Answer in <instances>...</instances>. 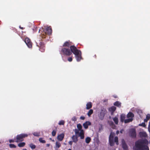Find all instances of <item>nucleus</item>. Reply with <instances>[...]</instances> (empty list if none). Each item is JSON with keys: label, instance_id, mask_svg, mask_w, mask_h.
Returning a JSON list of instances; mask_svg holds the SVG:
<instances>
[{"label": "nucleus", "instance_id": "1", "mask_svg": "<svg viewBox=\"0 0 150 150\" xmlns=\"http://www.w3.org/2000/svg\"><path fill=\"white\" fill-rule=\"evenodd\" d=\"M73 53L75 54L76 59L77 62L80 61L82 59L81 51L78 50L74 46H71L70 49L68 47H63L61 51V54L67 56L70 55Z\"/></svg>", "mask_w": 150, "mask_h": 150}, {"label": "nucleus", "instance_id": "2", "mask_svg": "<svg viewBox=\"0 0 150 150\" xmlns=\"http://www.w3.org/2000/svg\"><path fill=\"white\" fill-rule=\"evenodd\" d=\"M133 150H149L148 146L140 141L136 142L133 147Z\"/></svg>", "mask_w": 150, "mask_h": 150}, {"label": "nucleus", "instance_id": "3", "mask_svg": "<svg viewBox=\"0 0 150 150\" xmlns=\"http://www.w3.org/2000/svg\"><path fill=\"white\" fill-rule=\"evenodd\" d=\"M77 127L78 129H75L74 132L76 134L78 135L80 137V138L81 139H84V133L83 130L82 129V126L80 124H78L77 125Z\"/></svg>", "mask_w": 150, "mask_h": 150}, {"label": "nucleus", "instance_id": "4", "mask_svg": "<svg viewBox=\"0 0 150 150\" xmlns=\"http://www.w3.org/2000/svg\"><path fill=\"white\" fill-rule=\"evenodd\" d=\"M115 135V133H114L111 132L109 138V142L110 144V146H113L114 144V142L116 143L117 145L118 144V138L117 137H115L114 141V137Z\"/></svg>", "mask_w": 150, "mask_h": 150}, {"label": "nucleus", "instance_id": "5", "mask_svg": "<svg viewBox=\"0 0 150 150\" xmlns=\"http://www.w3.org/2000/svg\"><path fill=\"white\" fill-rule=\"evenodd\" d=\"M28 136V135L25 134H22L18 135L16 137V141L15 142H22L23 140V138Z\"/></svg>", "mask_w": 150, "mask_h": 150}, {"label": "nucleus", "instance_id": "6", "mask_svg": "<svg viewBox=\"0 0 150 150\" xmlns=\"http://www.w3.org/2000/svg\"><path fill=\"white\" fill-rule=\"evenodd\" d=\"M134 116V114L130 112H129L127 115V117L128 118L125 119V123H126L132 121Z\"/></svg>", "mask_w": 150, "mask_h": 150}, {"label": "nucleus", "instance_id": "7", "mask_svg": "<svg viewBox=\"0 0 150 150\" xmlns=\"http://www.w3.org/2000/svg\"><path fill=\"white\" fill-rule=\"evenodd\" d=\"M42 29L45 34L50 35L52 33V29L50 27H45V29L42 28Z\"/></svg>", "mask_w": 150, "mask_h": 150}, {"label": "nucleus", "instance_id": "8", "mask_svg": "<svg viewBox=\"0 0 150 150\" xmlns=\"http://www.w3.org/2000/svg\"><path fill=\"white\" fill-rule=\"evenodd\" d=\"M106 112V110L105 109L103 108L101 110L100 113L98 116L99 118L101 120L103 119Z\"/></svg>", "mask_w": 150, "mask_h": 150}, {"label": "nucleus", "instance_id": "9", "mask_svg": "<svg viewBox=\"0 0 150 150\" xmlns=\"http://www.w3.org/2000/svg\"><path fill=\"white\" fill-rule=\"evenodd\" d=\"M25 42L28 48H31L32 47V43L29 38H26L25 40Z\"/></svg>", "mask_w": 150, "mask_h": 150}, {"label": "nucleus", "instance_id": "10", "mask_svg": "<svg viewBox=\"0 0 150 150\" xmlns=\"http://www.w3.org/2000/svg\"><path fill=\"white\" fill-rule=\"evenodd\" d=\"M129 134L132 137H136V132L134 129L132 128L130 129Z\"/></svg>", "mask_w": 150, "mask_h": 150}, {"label": "nucleus", "instance_id": "11", "mask_svg": "<svg viewBox=\"0 0 150 150\" xmlns=\"http://www.w3.org/2000/svg\"><path fill=\"white\" fill-rule=\"evenodd\" d=\"M64 134L62 133L59 134L57 137V139L59 141H62L64 137Z\"/></svg>", "mask_w": 150, "mask_h": 150}, {"label": "nucleus", "instance_id": "12", "mask_svg": "<svg viewBox=\"0 0 150 150\" xmlns=\"http://www.w3.org/2000/svg\"><path fill=\"white\" fill-rule=\"evenodd\" d=\"M116 108L115 106H112L109 109V111L110 112L111 115H112L113 112L116 110Z\"/></svg>", "mask_w": 150, "mask_h": 150}, {"label": "nucleus", "instance_id": "13", "mask_svg": "<svg viewBox=\"0 0 150 150\" xmlns=\"http://www.w3.org/2000/svg\"><path fill=\"white\" fill-rule=\"evenodd\" d=\"M91 125V122L89 121H86L83 124V126L85 129H87L88 126Z\"/></svg>", "mask_w": 150, "mask_h": 150}, {"label": "nucleus", "instance_id": "14", "mask_svg": "<svg viewBox=\"0 0 150 150\" xmlns=\"http://www.w3.org/2000/svg\"><path fill=\"white\" fill-rule=\"evenodd\" d=\"M71 42L69 41L65 42L63 45V47H68L70 45Z\"/></svg>", "mask_w": 150, "mask_h": 150}, {"label": "nucleus", "instance_id": "15", "mask_svg": "<svg viewBox=\"0 0 150 150\" xmlns=\"http://www.w3.org/2000/svg\"><path fill=\"white\" fill-rule=\"evenodd\" d=\"M140 136L141 137H146L147 136V134L145 132H140L139 133Z\"/></svg>", "mask_w": 150, "mask_h": 150}, {"label": "nucleus", "instance_id": "16", "mask_svg": "<svg viewBox=\"0 0 150 150\" xmlns=\"http://www.w3.org/2000/svg\"><path fill=\"white\" fill-rule=\"evenodd\" d=\"M92 107V103L91 102L88 103L86 104V109L88 110Z\"/></svg>", "mask_w": 150, "mask_h": 150}, {"label": "nucleus", "instance_id": "17", "mask_svg": "<svg viewBox=\"0 0 150 150\" xmlns=\"http://www.w3.org/2000/svg\"><path fill=\"white\" fill-rule=\"evenodd\" d=\"M40 46L39 47V50L42 52H43L44 51V46L42 45V43L41 42H40Z\"/></svg>", "mask_w": 150, "mask_h": 150}, {"label": "nucleus", "instance_id": "18", "mask_svg": "<svg viewBox=\"0 0 150 150\" xmlns=\"http://www.w3.org/2000/svg\"><path fill=\"white\" fill-rule=\"evenodd\" d=\"M125 115L124 114H122L120 116V120L122 122H125Z\"/></svg>", "mask_w": 150, "mask_h": 150}, {"label": "nucleus", "instance_id": "19", "mask_svg": "<svg viewBox=\"0 0 150 150\" xmlns=\"http://www.w3.org/2000/svg\"><path fill=\"white\" fill-rule=\"evenodd\" d=\"M122 148L124 149H126L127 148V146L124 140L122 141Z\"/></svg>", "mask_w": 150, "mask_h": 150}, {"label": "nucleus", "instance_id": "20", "mask_svg": "<svg viewBox=\"0 0 150 150\" xmlns=\"http://www.w3.org/2000/svg\"><path fill=\"white\" fill-rule=\"evenodd\" d=\"M61 146V144L58 141H56L55 143V148H59Z\"/></svg>", "mask_w": 150, "mask_h": 150}, {"label": "nucleus", "instance_id": "21", "mask_svg": "<svg viewBox=\"0 0 150 150\" xmlns=\"http://www.w3.org/2000/svg\"><path fill=\"white\" fill-rule=\"evenodd\" d=\"M113 120L116 125H117L118 122V118L117 117L115 116L113 118Z\"/></svg>", "mask_w": 150, "mask_h": 150}, {"label": "nucleus", "instance_id": "22", "mask_svg": "<svg viewBox=\"0 0 150 150\" xmlns=\"http://www.w3.org/2000/svg\"><path fill=\"white\" fill-rule=\"evenodd\" d=\"M72 139L73 142H74L76 143L78 141V138L76 136L73 135L72 137Z\"/></svg>", "mask_w": 150, "mask_h": 150}, {"label": "nucleus", "instance_id": "23", "mask_svg": "<svg viewBox=\"0 0 150 150\" xmlns=\"http://www.w3.org/2000/svg\"><path fill=\"white\" fill-rule=\"evenodd\" d=\"M114 105L118 107H120L121 106V103L119 101H116L114 103Z\"/></svg>", "mask_w": 150, "mask_h": 150}, {"label": "nucleus", "instance_id": "24", "mask_svg": "<svg viewBox=\"0 0 150 150\" xmlns=\"http://www.w3.org/2000/svg\"><path fill=\"white\" fill-rule=\"evenodd\" d=\"M93 111L92 109H90L87 113V115L89 117H90L91 115L93 113Z\"/></svg>", "mask_w": 150, "mask_h": 150}, {"label": "nucleus", "instance_id": "25", "mask_svg": "<svg viewBox=\"0 0 150 150\" xmlns=\"http://www.w3.org/2000/svg\"><path fill=\"white\" fill-rule=\"evenodd\" d=\"M91 140V138L89 137H87L85 139V142L87 144H88Z\"/></svg>", "mask_w": 150, "mask_h": 150}, {"label": "nucleus", "instance_id": "26", "mask_svg": "<svg viewBox=\"0 0 150 150\" xmlns=\"http://www.w3.org/2000/svg\"><path fill=\"white\" fill-rule=\"evenodd\" d=\"M25 145V143L24 142H21L18 144V146L19 147H23Z\"/></svg>", "mask_w": 150, "mask_h": 150}, {"label": "nucleus", "instance_id": "27", "mask_svg": "<svg viewBox=\"0 0 150 150\" xmlns=\"http://www.w3.org/2000/svg\"><path fill=\"white\" fill-rule=\"evenodd\" d=\"M29 146L31 149H35L36 148V146L32 143H31L29 144Z\"/></svg>", "mask_w": 150, "mask_h": 150}, {"label": "nucleus", "instance_id": "28", "mask_svg": "<svg viewBox=\"0 0 150 150\" xmlns=\"http://www.w3.org/2000/svg\"><path fill=\"white\" fill-rule=\"evenodd\" d=\"M40 132H34L33 133V134L35 136L38 137L40 135Z\"/></svg>", "mask_w": 150, "mask_h": 150}, {"label": "nucleus", "instance_id": "29", "mask_svg": "<svg viewBox=\"0 0 150 150\" xmlns=\"http://www.w3.org/2000/svg\"><path fill=\"white\" fill-rule=\"evenodd\" d=\"M65 122L63 120H60L58 123V124L59 125H64Z\"/></svg>", "mask_w": 150, "mask_h": 150}, {"label": "nucleus", "instance_id": "30", "mask_svg": "<svg viewBox=\"0 0 150 150\" xmlns=\"http://www.w3.org/2000/svg\"><path fill=\"white\" fill-rule=\"evenodd\" d=\"M39 141L40 142L43 143H45L46 142L45 141L43 140L42 138H40L39 139Z\"/></svg>", "mask_w": 150, "mask_h": 150}, {"label": "nucleus", "instance_id": "31", "mask_svg": "<svg viewBox=\"0 0 150 150\" xmlns=\"http://www.w3.org/2000/svg\"><path fill=\"white\" fill-rule=\"evenodd\" d=\"M9 146L11 148H16V146L13 144H10Z\"/></svg>", "mask_w": 150, "mask_h": 150}, {"label": "nucleus", "instance_id": "32", "mask_svg": "<svg viewBox=\"0 0 150 150\" xmlns=\"http://www.w3.org/2000/svg\"><path fill=\"white\" fill-rule=\"evenodd\" d=\"M56 131L55 130H53L52 132V135L53 136H54L56 134Z\"/></svg>", "mask_w": 150, "mask_h": 150}, {"label": "nucleus", "instance_id": "33", "mask_svg": "<svg viewBox=\"0 0 150 150\" xmlns=\"http://www.w3.org/2000/svg\"><path fill=\"white\" fill-rule=\"evenodd\" d=\"M139 126H143L144 127H145L146 126L144 122H143L141 124H139Z\"/></svg>", "mask_w": 150, "mask_h": 150}, {"label": "nucleus", "instance_id": "34", "mask_svg": "<svg viewBox=\"0 0 150 150\" xmlns=\"http://www.w3.org/2000/svg\"><path fill=\"white\" fill-rule=\"evenodd\" d=\"M77 118L75 116H74L72 118V121H75L76 120Z\"/></svg>", "mask_w": 150, "mask_h": 150}, {"label": "nucleus", "instance_id": "35", "mask_svg": "<svg viewBox=\"0 0 150 150\" xmlns=\"http://www.w3.org/2000/svg\"><path fill=\"white\" fill-rule=\"evenodd\" d=\"M148 120H149L150 118V114H148L146 116V117Z\"/></svg>", "mask_w": 150, "mask_h": 150}, {"label": "nucleus", "instance_id": "36", "mask_svg": "<svg viewBox=\"0 0 150 150\" xmlns=\"http://www.w3.org/2000/svg\"><path fill=\"white\" fill-rule=\"evenodd\" d=\"M68 60L69 62H71L72 60V59L71 57H69L68 58Z\"/></svg>", "mask_w": 150, "mask_h": 150}, {"label": "nucleus", "instance_id": "37", "mask_svg": "<svg viewBox=\"0 0 150 150\" xmlns=\"http://www.w3.org/2000/svg\"><path fill=\"white\" fill-rule=\"evenodd\" d=\"M15 139H9V142L10 143H13L14 142V140Z\"/></svg>", "mask_w": 150, "mask_h": 150}, {"label": "nucleus", "instance_id": "38", "mask_svg": "<svg viewBox=\"0 0 150 150\" xmlns=\"http://www.w3.org/2000/svg\"><path fill=\"white\" fill-rule=\"evenodd\" d=\"M108 123L110 125H113V123L112 122H109Z\"/></svg>", "mask_w": 150, "mask_h": 150}, {"label": "nucleus", "instance_id": "39", "mask_svg": "<svg viewBox=\"0 0 150 150\" xmlns=\"http://www.w3.org/2000/svg\"><path fill=\"white\" fill-rule=\"evenodd\" d=\"M144 142L145 143V144H147V145H148V143H149V142H148V141L146 140L144 141Z\"/></svg>", "mask_w": 150, "mask_h": 150}, {"label": "nucleus", "instance_id": "40", "mask_svg": "<svg viewBox=\"0 0 150 150\" xmlns=\"http://www.w3.org/2000/svg\"><path fill=\"white\" fill-rule=\"evenodd\" d=\"M80 118L82 120H83L85 118V117H84L83 116H81L80 117Z\"/></svg>", "mask_w": 150, "mask_h": 150}, {"label": "nucleus", "instance_id": "41", "mask_svg": "<svg viewBox=\"0 0 150 150\" xmlns=\"http://www.w3.org/2000/svg\"><path fill=\"white\" fill-rule=\"evenodd\" d=\"M148 130L150 132V121L149 122V127H148Z\"/></svg>", "mask_w": 150, "mask_h": 150}, {"label": "nucleus", "instance_id": "42", "mask_svg": "<svg viewBox=\"0 0 150 150\" xmlns=\"http://www.w3.org/2000/svg\"><path fill=\"white\" fill-rule=\"evenodd\" d=\"M69 143L70 145H71L72 144V141H70L69 142Z\"/></svg>", "mask_w": 150, "mask_h": 150}, {"label": "nucleus", "instance_id": "43", "mask_svg": "<svg viewBox=\"0 0 150 150\" xmlns=\"http://www.w3.org/2000/svg\"><path fill=\"white\" fill-rule=\"evenodd\" d=\"M148 120L146 118V119H144V122H147L148 120Z\"/></svg>", "mask_w": 150, "mask_h": 150}, {"label": "nucleus", "instance_id": "44", "mask_svg": "<svg viewBox=\"0 0 150 150\" xmlns=\"http://www.w3.org/2000/svg\"><path fill=\"white\" fill-rule=\"evenodd\" d=\"M50 146V144H46V146H47V147H49Z\"/></svg>", "mask_w": 150, "mask_h": 150}, {"label": "nucleus", "instance_id": "45", "mask_svg": "<svg viewBox=\"0 0 150 150\" xmlns=\"http://www.w3.org/2000/svg\"><path fill=\"white\" fill-rule=\"evenodd\" d=\"M123 131V129H121L120 131V132L121 133H122Z\"/></svg>", "mask_w": 150, "mask_h": 150}, {"label": "nucleus", "instance_id": "46", "mask_svg": "<svg viewBox=\"0 0 150 150\" xmlns=\"http://www.w3.org/2000/svg\"><path fill=\"white\" fill-rule=\"evenodd\" d=\"M119 131H117V132H116V134H119Z\"/></svg>", "mask_w": 150, "mask_h": 150}, {"label": "nucleus", "instance_id": "47", "mask_svg": "<svg viewBox=\"0 0 150 150\" xmlns=\"http://www.w3.org/2000/svg\"><path fill=\"white\" fill-rule=\"evenodd\" d=\"M20 28L21 29H23V27H20Z\"/></svg>", "mask_w": 150, "mask_h": 150}, {"label": "nucleus", "instance_id": "48", "mask_svg": "<svg viewBox=\"0 0 150 150\" xmlns=\"http://www.w3.org/2000/svg\"><path fill=\"white\" fill-rule=\"evenodd\" d=\"M23 150H27V149H23Z\"/></svg>", "mask_w": 150, "mask_h": 150}, {"label": "nucleus", "instance_id": "49", "mask_svg": "<svg viewBox=\"0 0 150 150\" xmlns=\"http://www.w3.org/2000/svg\"><path fill=\"white\" fill-rule=\"evenodd\" d=\"M52 141H53V142H54V140H52Z\"/></svg>", "mask_w": 150, "mask_h": 150}, {"label": "nucleus", "instance_id": "50", "mask_svg": "<svg viewBox=\"0 0 150 150\" xmlns=\"http://www.w3.org/2000/svg\"><path fill=\"white\" fill-rule=\"evenodd\" d=\"M68 150H71V149H68Z\"/></svg>", "mask_w": 150, "mask_h": 150}, {"label": "nucleus", "instance_id": "51", "mask_svg": "<svg viewBox=\"0 0 150 150\" xmlns=\"http://www.w3.org/2000/svg\"><path fill=\"white\" fill-rule=\"evenodd\" d=\"M50 140H51L52 139L51 138H50Z\"/></svg>", "mask_w": 150, "mask_h": 150}, {"label": "nucleus", "instance_id": "52", "mask_svg": "<svg viewBox=\"0 0 150 150\" xmlns=\"http://www.w3.org/2000/svg\"><path fill=\"white\" fill-rule=\"evenodd\" d=\"M40 30H39V32H40Z\"/></svg>", "mask_w": 150, "mask_h": 150}, {"label": "nucleus", "instance_id": "53", "mask_svg": "<svg viewBox=\"0 0 150 150\" xmlns=\"http://www.w3.org/2000/svg\"><path fill=\"white\" fill-rule=\"evenodd\" d=\"M37 46H38V47H40V46H38V45H37Z\"/></svg>", "mask_w": 150, "mask_h": 150}, {"label": "nucleus", "instance_id": "54", "mask_svg": "<svg viewBox=\"0 0 150 150\" xmlns=\"http://www.w3.org/2000/svg\"><path fill=\"white\" fill-rule=\"evenodd\" d=\"M37 46H38V47H40V46H38V45H37Z\"/></svg>", "mask_w": 150, "mask_h": 150}]
</instances>
